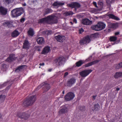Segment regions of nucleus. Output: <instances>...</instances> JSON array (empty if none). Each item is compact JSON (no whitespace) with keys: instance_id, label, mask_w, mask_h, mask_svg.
Instances as JSON below:
<instances>
[{"instance_id":"5","label":"nucleus","mask_w":122,"mask_h":122,"mask_svg":"<svg viewBox=\"0 0 122 122\" xmlns=\"http://www.w3.org/2000/svg\"><path fill=\"white\" fill-rule=\"evenodd\" d=\"M42 87H43L42 90L44 92H46L48 91L51 88L50 84L45 82L42 85H41L39 86L36 89V90H39L40 88L42 87Z\"/></svg>"},{"instance_id":"6","label":"nucleus","mask_w":122,"mask_h":122,"mask_svg":"<svg viewBox=\"0 0 122 122\" xmlns=\"http://www.w3.org/2000/svg\"><path fill=\"white\" fill-rule=\"evenodd\" d=\"M65 58L63 56H60L54 59L53 61L55 63L58 62L59 66L61 65L65 61Z\"/></svg>"},{"instance_id":"16","label":"nucleus","mask_w":122,"mask_h":122,"mask_svg":"<svg viewBox=\"0 0 122 122\" xmlns=\"http://www.w3.org/2000/svg\"><path fill=\"white\" fill-rule=\"evenodd\" d=\"M82 23L84 25H89L92 24V22L87 18L84 19L82 20Z\"/></svg>"},{"instance_id":"53","label":"nucleus","mask_w":122,"mask_h":122,"mask_svg":"<svg viewBox=\"0 0 122 122\" xmlns=\"http://www.w3.org/2000/svg\"><path fill=\"white\" fill-rule=\"evenodd\" d=\"M119 32H116L115 33V35H119Z\"/></svg>"},{"instance_id":"48","label":"nucleus","mask_w":122,"mask_h":122,"mask_svg":"<svg viewBox=\"0 0 122 122\" xmlns=\"http://www.w3.org/2000/svg\"><path fill=\"white\" fill-rule=\"evenodd\" d=\"M68 72H65L64 74V77H65L68 75Z\"/></svg>"},{"instance_id":"45","label":"nucleus","mask_w":122,"mask_h":122,"mask_svg":"<svg viewBox=\"0 0 122 122\" xmlns=\"http://www.w3.org/2000/svg\"><path fill=\"white\" fill-rule=\"evenodd\" d=\"M84 31V30H83V28H81L79 30V33L80 34H81L82 32Z\"/></svg>"},{"instance_id":"24","label":"nucleus","mask_w":122,"mask_h":122,"mask_svg":"<svg viewBox=\"0 0 122 122\" xmlns=\"http://www.w3.org/2000/svg\"><path fill=\"white\" fill-rule=\"evenodd\" d=\"M109 41L110 42H114V44H112V45L116 44L119 43L120 41V40L118 39H109Z\"/></svg>"},{"instance_id":"56","label":"nucleus","mask_w":122,"mask_h":122,"mask_svg":"<svg viewBox=\"0 0 122 122\" xmlns=\"http://www.w3.org/2000/svg\"><path fill=\"white\" fill-rule=\"evenodd\" d=\"M2 114L1 113H0V119L2 118Z\"/></svg>"},{"instance_id":"47","label":"nucleus","mask_w":122,"mask_h":122,"mask_svg":"<svg viewBox=\"0 0 122 122\" xmlns=\"http://www.w3.org/2000/svg\"><path fill=\"white\" fill-rule=\"evenodd\" d=\"M25 20V19L24 18H22L20 19V22L21 23H23Z\"/></svg>"},{"instance_id":"49","label":"nucleus","mask_w":122,"mask_h":122,"mask_svg":"<svg viewBox=\"0 0 122 122\" xmlns=\"http://www.w3.org/2000/svg\"><path fill=\"white\" fill-rule=\"evenodd\" d=\"M44 65L45 64L44 63V62L42 63H40L39 64V65L40 66H44Z\"/></svg>"},{"instance_id":"1","label":"nucleus","mask_w":122,"mask_h":122,"mask_svg":"<svg viewBox=\"0 0 122 122\" xmlns=\"http://www.w3.org/2000/svg\"><path fill=\"white\" fill-rule=\"evenodd\" d=\"M57 17L54 15H51L47 17L40 19L38 20L39 23H47L49 24L56 23L57 22Z\"/></svg>"},{"instance_id":"27","label":"nucleus","mask_w":122,"mask_h":122,"mask_svg":"<svg viewBox=\"0 0 122 122\" xmlns=\"http://www.w3.org/2000/svg\"><path fill=\"white\" fill-rule=\"evenodd\" d=\"M108 16L110 18H112L115 20H120V19L119 18L116 16L114 15L113 14H109L108 15Z\"/></svg>"},{"instance_id":"29","label":"nucleus","mask_w":122,"mask_h":122,"mask_svg":"<svg viewBox=\"0 0 122 122\" xmlns=\"http://www.w3.org/2000/svg\"><path fill=\"white\" fill-rule=\"evenodd\" d=\"M121 77H122V72H117L114 76V77L115 78H117Z\"/></svg>"},{"instance_id":"43","label":"nucleus","mask_w":122,"mask_h":122,"mask_svg":"<svg viewBox=\"0 0 122 122\" xmlns=\"http://www.w3.org/2000/svg\"><path fill=\"white\" fill-rule=\"evenodd\" d=\"M79 108L81 111H84L85 110V107L84 106H80Z\"/></svg>"},{"instance_id":"58","label":"nucleus","mask_w":122,"mask_h":122,"mask_svg":"<svg viewBox=\"0 0 122 122\" xmlns=\"http://www.w3.org/2000/svg\"><path fill=\"white\" fill-rule=\"evenodd\" d=\"M52 70V69H50L48 70V71H49V72H51V71Z\"/></svg>"},{"instance_id":"44","label":"nucleus","mask_w":122,"mask_h":122,"mask_svg":"<svg viewBox=\"0 0 122 122\" xmlns=\"http://www.w3.org/2000/svg\"><path fill=\"white\" fill-rule=\"evenodd\" d=\"M31 1L32 3L33 4H34V5H36V4L38 3V1L36 0H33L32 1Z\"/></svg>"},{"instance_id":"7","label":"nucleus","mask_w":122,"mask_h":122,"mask_svg":"<svg viewBox=\"0 0 122 122\" xmlns=\"http://www.w3.org/2000/svg\"><path fill=\"white\" fill-rule=\"evenodd\" d=\"M16 116L21 119L26 120L29 117L30 115L29 114L26 113L25 112H18L17 113Z\"/></svg>"},{"instance_id":"26","label":"nucleus","mask_w":122,"mask_h":122,"mask_svg":"<svg viewBox=\"0 0 122 122\" xmlns=\"http://www.w3.org/2000/svg\"><path fill=\"white\" fill-rule=\"evenodd\" d=\"M20 34V33L19 32L15 30L12 33L11 36L13 37H16L18 36Z\"/></svg>"},{"instance_id":"8","label":"nucleus","mask_w":122,"mask_h":122,"mask_svg":"<svg viewBox=\"0 0 122 122\" xmlns=\"http://www.w3.org/2000/svg\"><path fill=\"white\" fill-rule=\"evenodd\" d=\"M75 95L71 92L67 93L65 97V99L66 101H69L73 99Z\"/></svg>"},{"instance_id":"62","label":"nucleus","mask_w":122,"mask_h":122,"mask_svg":"<svg viewBox=\"0 0 122 122\" xmlns=\"http://www.w3.org/2000/svg\"><path fill=\"white\" fill-rule=\"evenodd\" d=\"M26 5V4L25 3L23 4V5L24 6H25Z\"/></svg>"},{"instance_id":"12","label":"nucleus","mask_w":122,"mask_h":122,"mask_svg":"<svg viewBox=\"0 0 122 122\" xmlns=\"http://www.w3.org/2000/svg\"><path fill=\"white\" fill-rule=\"evenodd\" d=\"M65 4L64 2L56 1L54 2L52 4V5L58 8L59 7Z\"/></svg>"},{"instance_id":"39","label":"nucleus","mask_w":122,"mask_h":122,"mask_svg":"<svg viewBox=\"0 0 122 122\" xmlns=\"http://www.w3.org/2000/svg\"><path fill=\"white\" fill-rule=\"evenodd\" d=\"M5 2L7 4H9L11 3H12L13 1V0H4Z\"/></svg>"},{"instance_id":"17","label":"nucleus","mask_w":122,"mask_h":122,"mask_svg":"<svg viewBox=\"0 0 122 122\" xmlns=\"http://www.w3.org/2000/svg\"><path fill=\"white\" fill-rule=\"evenodd\" d=\"M68 6L70 7L75 8H80L81 7L80 5L78 3L76 2L73 3L68 5Z\"/></svg>"},{"instance_id":"63","label":"nucleus","mask_w":122,"mask_h":122,"mask_svg":"<svg viewBox=\"0 0 122 122\" xmlns=\"http://www.w3.org/2000/svg\"><path fill=\"white\" fill-rule=\"evenodd\" d=\"M70 23L71 25H72L73 24V23L72 22H71Z\"/></svg>"},{"instance_id":"4","label":"nucleus","mask_w":122,"mask_h":122,"mask_svg":"<svg viewBox=\"0 0 122 122\" xmlns=\"http://www.w3.org/2000/svg\"><path fill=\"white\" fill-rule=\"evenodd\" d=\"M105 24L101 22H99L96 25H93L91 28L93 30L97 31H98L104 29L106 27Z\"/></svg>"},{"instance_id":"41","label":"nucleus","mask_w":122,"mask_h":122,"mask_svg":"<svg viewBox=\"0 0 122 122\" xmlns=\"http://www.w3.org/2000/svg\"><path fill=\"white\" fill-rule=\"evenodd\" d=\"M57 41L61 43L63 42L64 40V39H56Z\"/></svg>"},{"instance_id":"23","label":"nucleus","mask_w":122,"mask_h":122,"mask_svg":"<svg viewBox=\"0 0 122 122\" xmlns=\"http://www.w3.org/2000/svg\"><path fill=\"white\" fill-rule=\"evenodd\" d=\"M108 26L109 27L112 28H116L118 26L117 24L109 23H108Z\"/></svg>"},{"instance_id":"60","label":"nucleus","mask_w":122,"mask_h":122,"mask_svg":"<svg viewBox=\"0 0 122 122\" xmlns=\"http://www.w3.org/2000/svg\"><path fill=\"white\" fill-rule=\"evenodd\" d=\"M119 90H120V89L119 88H117V89H116V90L117 91H118Z\"/></svg>"},{"instance_id":"57","label":"nucleus","mask_w":122,"mask_h":122,"mask_svg":"<svg viewBox=\"0 0 122 122\" xmlns=\"http://www.w3.org/2000/svg\"><path fill=\"white\" fill-rule=\"evenodd\" d=\"M90 38L89 36H87L86 37H85V38Z\"/></svg>"},{"instance_id":"54","label":"nucleus","mask_w":122,"mask_h":122,"mask_svg":"<svg viewBox=\"0 0 122 122\" xmlns=\"http://www.w3.org/2000/svg\"><path fill=\"white\" fill-rule=\"evenodd\" d=\"M36 50L38 51H40L41 50L38 47L37 48H37H36Z\"/></svg>"},{"instance_id":"34","label":"nucleus","mask_w":122,"mask_h":122,"mask_svg":"<svg viewBox=\"0 0 122 122\" xmlns=\"http://www.w3.org/2000/svg\"><path fill=\"white\" fill-rule=\"evenodd\" d=\"M24 66L22 65L20 66L17 68L15 70V71L16 72H18L22 69L24 67Z\"/></svg>"},{"instance_id":"14","label":"nucleus","mask_w":122,"mask_h":122,"mask_svg":"<svg viewBox=\"0 0 122 122\" xmlns=\"http://www.w3.org/2000/svg\"><path fill=\"white\" fill-rule=\"evenodd\" d=\"M7 9L4 7H0V14L2 15H5L7 13Z\"/></svg>"},{"instance_id":"59","label":"nucleus","mask_w":122,"mask_h":122,"mask_svg":"<svg viewBox=\"0 0 122 122\" xmlns=\"http://www.w3.org/2000/svg\"><path fill=\"white\" fill-rule=\"evenodd\" d=\"M92 56H91L88 58V59L90 60L92 58Z\"/></svg>"},{"instance_id":"11","label":"nucleus","mask_w":122,"mask_h":122,"mask_svg":"<svg viewBox=\"0 0 122 122\" xmlns=\"http://www.w3.org/2000/svg\"><path fill=\"white\" fill-rule=\"evenodd\" d=\"M91 39H82L80 40L79 41V43L81 45H86L89 43L91 41Z\"/></svg>"},{"instance_id":"20","label":"nucleus","mask_w":122,"mask_h":122,"mask_svg":"<svg viewBox=\"0 0 122 122\" xmlns=\"http://www.w3.org/2000/svg\"><path fill=\"white\" fill-rule=\"evenodd\" d=\"M50 50V47L48 46H46L43 48L41 53L42 54H46L49 52Z\"/></svg>"},{"instance_id":"21","label":"nucleus","mask_w":122,"mask_h":122,"mask_svg":"<svg viewBox=\"0 0 122 122\" xmlns=\"http://www.w3.org/2000/svg\"><path fill=\"white\" fill-rule=\"evenodd\" d=\"M99 60H96L86 64L85 66L86 67H87L91 66L94 64H96L99 62Z\"/></svg>"},{"instance_id":"18","label":"nucleus","mask_w":122,"mask_h":122,"mask_svg":"<svg viewBox=\"0 0 122 122\" xmlns=\"http://www.w3.org/2000/svg\"><path fill=\"white\" fill-rule=\"evenodd\" d=\"M67 110L68 109L66 107L63 106L60 107L59 112L60 114H62L67 112Z\"/></svg>"},{"instance_id":"33","label":"nucleus","mask_w":122,"mask_h":122,"mask_svg":"<svg viewBox=\"0 0 122 122\" xmlns=\"http://www.w3.org/2000/svg\"><path fill=\"white\" fill-rule=\"evenodd\" d=\"M84 62L81 61L80 60L77 62L76 63V66L79 67L81 66L83 63Z\"/></svg>"},{"instance_id":"55","label":"nucleus","mask_w":122,"mask_h":122,"mask_svg":"<svg viewBox=\"0 0 122 122\" xmlns=\"http://www.w3.org/2000/svg\"><path fill=\"white\" fill-rule=\"evenodd\" d=\"M96 97L97 95L93 96H92V97L95 100V98Z\"/></svg>"},{"instance_id":"2","label":"nucleus","mask_w":122,"mask_h":122,"mask_svg":"<svg viewBox=\"0 0 122 122\" xmlns=\"http://www.w3.org/2000/svg\"><path fill=\"white\" fill-rule=\"evenodd\" d=\"M36 98V95L28 96L23 101L22 106L26 107L31 105L35 101Z\"/></svg>"},{"instance_id":"31","label":"nucleus","mask_w":122,"mask_h":122,"mask_svg":"<svg viewBox=\"0 0 122 122\" xmlns=\"http://www.w3.org/2000/svg\"><path fill=\"white\" fill-rule=\"evenodd\" d=\"M37 41L39 44H42L44 43L45 42L44 39H37Z\"/></svg>"},{"instance_id":"37","label":"nucleus","mask_w":122,"mask_h":122,"mask_svg":"<svg viewBox=\"0 0 122 122\" xmlns=\"http://www.w3.org/2000/svg\"><path fill=\"white\" fill-rule=\"evenodd\" d=\"M5 98V95H0V101H3Z\"/></svg>"},{"instance_id":"46","label":"nucleus","mask_w":122,"mask_h":122,"mask_svg":"<svg viewBox=\"0 0 122 122\" xmlns=\"http://www.w3.org/2000/svg\"><path fill=\"white\" fill-rule=\"evenodd\" d=\"M93 5L96 8H98V6L97 5V4L96 2H94L93 3Z\"/></svg>"},{"instance_id":"19","label":"nucleus","mask_w":122,"mask_h":122,"mask_svg":"<svg viewBox=\"0 0 122 122\" xmlns=\"http://www.w3.org/2000/svg\"><path fill=\"white\" fill-rule=\"evenodd\" d=\"M3 25L5 27L10 28L13 26V22L10 21H6L3 23Z\"/></svg>"},{"instance_id":"35","label":"nucleus","mask_w":122,"mask_h":122,"mask_svg":"<svg viewBox=\"0 0 122 122\" xmlns=\"http://www.w3.org/2000/svg\"><path fill=\"white\" fill-rule=\"evenodd\" d=\"M94 110L95 111L98 110L100 108L99 105L98 103H97L94 106Z\"/></svg>"},{"instance_id":"22","label":"nucleus","mask_w":122,"mask_h":122,"mask_svg":"<svg viewBox=\"0 0 122 122\" xmlns=\"http://www.w3.org/2000/svg\"><path fill=\"white\" fill-rule=\"evenodd\" d=\"M15 55L14 54H11L10 55L9 57L6 59V61H7L10 62L14 59V57Z\"/></svg>"},{"instance_id":"28","label":"nucleus","mask_w":122,"mask_h":122,"mask_svg":"<svg viewBox=\"0 0 122 122\" xmlns=\"http://www.w3.org/2000/svg\"><path fill=\"white\" fill-rule=\"evenodd\" d=\"M103 3L102 0H99L98 2V8H100L99 9H102L103 7Z\"/></svg>"},{"instance_id":"64","label":"nucleus","mask_w":122,"mask_h":122,"mask_svg":"<svg viewBox=\"0 0 122 122\" xmlns=\"http://www.w3.org/2000/svg\"><path fill=\"white\" fill-rule=\"evenodd\" d=\"M38 38H43L42 37H39Z\"/></svg>"},{"instance_id":"32","label":"nucleus","mask_w":122,"mask_h":122,"mask_svg":"<svg viewBox=\"0 0 122 122\" xmlns=\"http://www.w3.org/2000/svg\"><path fill=\"white\" fill-rule=\"evenodd\" d=\"M28 35L31 36H33L34 35L33 30L32 29H30L28 32Z\"/></svg>"},{"instance_id":"36","label":"nucleus","mask_w":122,"mask_h":122,"mask_svg":"<svg viewBox=\"0 0 122 122\" xmlns=\"http://www.w3.org/2000/svg\"><path fill=\"white\" fill-rule=\"evenodd\" d=\"M98 35L97 34L95 33L92 34L90 36L91 38H97L98 37Z\"/></svg>"},{"instance_id":"30","label":"nucleus","mask_w":122,"mask_h":122,"mask_svg":"<svg viewBox=\"0 0 122 122\" xmlns=\"http://www.w3.org/2000/svg\"><path fill=\"white\" fill-rule=\"evenodd\" d=\"M52 32V31L51 30H46L45 31L42 32V34L48 35L51 34Z\"/></svg>"},{"instance_id":"13","label":"nucleus","mask_w":122,"mask_h":122,"mask_svg":"<svg viewBox=\"0 0 122 122\" xmlns=\"http://www.w3.org/2000/svg\"><path fill=\"white\" fill-rule=\"evenodd\" d=\"M115 0H107L106 1V5L107 8L109 10H111L112 9L111 5L114 3Z\"/></svg>"},{"instance_id":"38","label":"nucleus","mask_w":122,"mask_h":122,"mask_svg":"<svg viewBox=\"0 0 122 122\" xmlns=\"http://www.w3.org/2000/svg\"><path fill=\"white\" fill-rule=\"evenodd\" d=\"M122 67V62L120 63L117 65L116 68L117 69H119Z\"/></svg>"},{"instance_id":"3","label":"nucleus","mask_w":122,"mask_h":122,"mask_svg":"<svg viewBox=\"0 0 122 122\" xmlns=\"http://www.w3.org/2000/svg\"><path fill=\"white\" fill-rule=\"evenodd\" d=\"M24 12L23 8L20 7L13 10L11 11V14L12 17H16L21 15L24 13Z\"/></svg>"},{"instance_id":"50","label":"nucleus","mask_w":122,"mask_h":122,"mask_svg":"<svg viewBox=\"0 0 122 122\" xmlns=\"http://www.w3.org/2000/svg\"><path fill=\"white\" fill-rule=\"evenodd\" d=\"M73 21L75 23H77V20L75 18H74L73 19Z\"/></svg>"},{"instance_id":"9","label":"nucleus","mask_w":122,"mask_h":122,"mask_svg":"<svg viewBox=\"0 0 122 122\" xmlns=\"http://www.w3.org/2000/svg\"><path fill=\"white\" fill-rule=\"evenodd\" d=\"M76 82V79L74 77L71 78L67 81L66 84V85L69 87L72 86Z\"/></svg>"},{"instance_id":"51","label":"nucleus","mask_w":122,"mask_h":122,"mask_svg":"<svg viewBox=\"0 0 122 122\" xmlns=\"http://www.w3.org/2000/svg\"><path fill=\"white\" fill-rule=\"evenodd\" d=\"M96 9H94L92 10L91 11L92 12L94 13L96 12Z\"/></svg>"},{"instance_id":"15","label":"nucleus","mask_w":122,"mask_h":122,"mask_svg":"<svg viewBox=\"0 0 122 122\" xmlns=\"http://www.w3.org/2000/svg\"><path fill=\"white\" fill-rule=\"evenodd\" d=\"M30 44L27 40H25L24 41L22 48L24 49H28L30 48Z\"/></svg>"},{"instance_id":"61","label":"nucleus","mask_w":122,"mask_h":122,"mask_svg":"<svg viewBox=\"0 0 122 122\" xmlns=\"http://www.w3.org/2000/svg\"><path fill=\"white\" fill-rule=\"evenodd\" d=\"M62 94H64L65 93V91H62Z\"/></svg>"},{"instance_id":"25","label":"nucleus","mask_w":122,"mask_h":122,"mask_svg":"<svg viewBox=\"0 0 122 122\" xmlns=\"http://www.w3.org/2000/svg\"><path fill=\"white\" fill-rule=\"evenodd\" d=\"M52 11L53 10L51 9L47 8L45 9V12L44 13V15L45 16L47 14L52 13Z\"/></svg>"},{"instance_id":"42","label":"nucleus","mask_w":122,"mask_h":122,"mask_svg":"<svg viewBox=\"0 0 122 122\" xmlns=\"http://www.w3.org/2000/svg\"><path fill=\"white\" fill-rule=\"evenodd\" d=\"M64 37H65L64 36H60L59 35H58L57 36H55V38H64Z\"/></svg>"},{"instance_id":"10","label":"nucleus","mask_w":122,"mask_h":122,"mask_svg":"<svg viewBox=\"0 0 122 122\" xmlns=\"http://www.w3.org/2000/svg\"><path fill=\"white\" fill-rule=\"evenodd\" d=\"M92 71V70L91 69L85 70L81 71L79 73L81 77H85L88 75Z\"/></svg>"},{"instance_id":"40","label":"nucleus","mask_w":122,"mask_h":122,"mask_svg":"<svg viewBox=\"0 0 122 122\" xmlns=\"http://www.w3.org/2000/svg\"><path fill=\"white\" fill-rule=\"evenodd\" d=\"M73 14V12L71 11L66 12L65 13V14L66 16L70 15H72Z\"/></svg>"},{"instance_id":"52","label":"nucleus","mask_w":122,"mask_h":122,"mask_svg":"<svg viewBox=\"0 0 122 122\" xmlns=\"http://www.w3.org/2000/svg\"><path fill=\"white\" fill-rule=\"evenodd\" d=\"M117 37H116L115 36H111L110 37V38H117Z\"/></svg>"}]
</instances>
